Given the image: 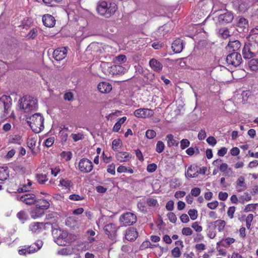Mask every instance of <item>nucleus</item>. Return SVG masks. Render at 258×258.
Here are the masks:
<instances>
[{
	"label": "nucleus",
	"mask_w": 258,
	"mask_h": 258,
	"mask_svg": "<svg viewBox=\"0 0 258 258\" xmlns=\"http://www.w3.org/2000/svg\"><path fill=\"white\" fill-rule=\"evenodd\" d=\"M26 120L30 127L35 133H39L43 130L44 118L40 113H35L29 117H27Z\"/></svg>",
	"instance_id": "obj_1"
},
{
	"label": "nucleus",
	"mask_w": 258,
	"mask_h": 258,
	"mask_svg": "<svg viewBox=\"0 0 258 258\" xmlns=\"http://www.w3.org/2000/svg\"><path fill=\"white\" fill-rule=\"evenodd\" d=\"M20 108L25 112L35 111L37 108V100L34 97L26 96L19 100Z\"/></svg>",
	"instance_id": "obj_2"
},
{
	"label": "nucleus",
	"mask_w": 258,
	"mask_h": 258,
	"mask_svg": "<svg viewBox=\"0 0 258 258\" xmlns=\"http://www.w3.org/2000/svg\"><path fill=\"white\" fill-rule=\"evenodd\" d=\"M52 234L55 239V242L60 246L67 245L73 241L71 235H69L64 230L55 229L53 230Z\"/></svg>",
	"instance_id": "obj_3"
},
{
	"label": "nucleus",
	"mask_w": 258,
	"mask_h": 258,
	"mask_svg": "<svg viewBox=\"0 0 258 258\" xmlns=\"http://www.w3.org/2000/svg\"><path fill=\"white\" fill-rule=\"evenodd\" d=\"M103 72L106 75H114L123 72V68L120 65H112L111 63L102 62L100 64Z\"/></svg>",
	"instance_id": "obj_4"
},
{
	"label": "nucleus",
	"mask_w": 258,
	"mask_h": 258,
	"mask_svg": "<svg viewBox=\"0 0 258 258\" xmlns=\"http://www.w3.org/2000/svg\"><path fill=\"white\" fill-rule=\"evenodd\" d=\"M119 220L123 226L133 225L137 221L136 216L131 212H127L121 215Z\"/></svg>",
	"instance_id": "obj_5"
},
{
	"label": "nucleus",
	"mask_w": 258,
	"mask_h": 258,
	"mask_svg": "<svg viewBox=\"0 0 258 258\" xmlns=\"http://www.w3.org/2000/svg\"><path fill=\"white\" fill-rule=\"evenodd\" d=\"M241 54L237 52H233L227 56L226 61L229 65L237 67L242 62Z\"/></svg>",
	"instance_id": "obj_6"
},
{
	"label": "nucleus",
	"mask_w": 258,
	"mask_h": 258,
	"mask_svg": "<svg viewBox=\"0 0 258 258\" xmlns=\"http://www.w3.org/2000/svg\"><path fill=\"white\" fill-rule=\"evenodd\" d=\"M79 169L83 173L90 172L93 169L92 162L87 158H83L79 161Z\"/></svg>",
	"instance_id": "obj_7"
},
{
	"label": "nucleus",
	"mask_w": 258,
	"mask_h": 258,
	"mask_svg": "<svg viewBox=\"0 0 258 258\" xmlns=\"http://www.w3.org/2000/svg\"><path fill=\"white\" fill-rule=\"evenodd\" d=\"M134 115L138 118H148L153 116V110L148 108H139L134 111Z\"/></svg>",
	"instance_id": "obj_8"
},
{
	"label": "nucleus",
	"mask_w": 258,
	"mask_h": 258,
	"mask_svg": "<svg viewBox=\"0 0 258 258\" xmlns=\"http://www.w3.org/2000/svg\"><path fill=\"white\" fill-rule=\"evenodd\" d=\"M254 46L250 43H246L242 50L243 57L245 59H250L255 56Z\"/></svg>",
	"instance_id": "obj_9"
},
{
	"label": "nucleus",
	"mask_w": 258,
	"mask_h": 258,
	"mask_svg": "<svg viewBox=\"0 0 258 258\" xmlns=\"http://www.w3.org/2000/svg\"><path fill=\"white\" fill-rule=\"evenodd\" d=\"M67 54L66 47H62L55 49L53 51V58L57 61H60L64 59Z\"/></svg>",
	"instance_id": "obj_10"
},
{
	"label": "nucleus",
	"mask_w": 258,
	"mask_h": 258,
	"mask_svg": "<svg viewBox=\"0 0 258 258\" xmlns=\"http://www.w3.org/2000/svg\"><path fill=\"white\" fill-rule=\"evenodd\" d=\"M17 199L27 205H32L36 202V198L33 194H25L21 197L17 196Z\"/></svg>",
	"instance_id": "obj_11"
},
{
	"label": "nucleus",
	"mask_w": 258,
	"mask_h": 258,
	"mask_svg": "<svg viewBox=\"0 0 258 258\" xmlns=\"http://www.w3.org/2000/svg\"><path fill=\"white\" fill-rule=\"evenodd\" d=\"M12 99L10 96L3 95L0 98V104H3L4 106L5 112L6 114L9 113V109L12 104Z\"/></svg>",
	"instance_id": "obj_12"
},
{
	"label": "nucleus",
	"mask_w": 258,
	"mask_h": 258,
	"mask_svg": "<svg viewBox=\"0 0 258 258\" xmlns=\"http://www.w3.org/2000/svg\"><path fill=\"white\" fill-rule=\"evenodd\" d=\"M247 188L246 183L245 182V178L242 176H239L235 182V188L238 192H241L245 190Z\"/></svg>",
	"instance_id": "obj_13"
},
{
	"label": "nucleus",
	"mask_w": 258,
	"mask_h": 258,
	"mask_svg": "<svg viewBox=\"0 0 258 258\" xmlns=\"http://www.w3.org/2000/svg\"><path fill=\"white\" fill-rule=\"evenodd\" d=\"M98 90L102 93H108L112 90V85L108 82H100L97 86Z\"/></svg>",
	"instance_id": "obj_14"
},
{
	"label": "nucleus",
	"mask_w": 258,
	"mask_h": 258,
	"mask_svg": "<svg viewBox=\"0 0 258 258\" xmlns=\"http://www.w3.org/2000/svg\"><path fill=\"white\" fill-rule=\"evenodd\" d=\"M172 49L175 53L181 52L184 47L182 40L180 39L175 40L172 43Z\"/></svg>",
	"instance_id": "obj_15"
},
{
	"label": "nucleus",
	"mask_w": 258,
	"mask_h": 258,
	"mask_svg": "<svg viewBox=\"0 0 258 258\" xmlns=\"http://www.w3.org/2000/svg\"><path fill=\"white\" fill-rule=\"evenodd\" d=\"M221 159H217L214 160L213 164L215 165H219V169L222 172L228 174V171L231 170V168L228 167V165L226 163H221Z\"/></svg>",
	"instance_id": "obj_16"
},
{
	"label": "nucleus",
	"mask_w": 258,
	"mask_h": 258,
	"mask_svg": "<svg viewBox=\"0 0 258 258\" xmlns=\"http://www.w3.org/2000/svg\"><path fill=\"white\" fill-rule=\"evenodd\" d=\"M125 238L128 241H134L138 236V232L134 228H128L125 233Z\"/></svg>",
	"instance_id": "obj_17"
},
{
	"label": "nucleus",
	"mask_w": 258,
	"mask_h": 258,
	"mask_svg": "<svg viewBox=\"0 0 258 258\" xmlns=\"http://www.w3.org/2000/svg\"><path fill=\"white\" fill-rule=\"evenodd\" d=\"M149 65L151 68L156 72H161L163 68L162 64L155 58H152L149 61Z\"/></svg>",
	"instance_id": "obj_18"
},
{
	"label": "nucleus",
	"mask_w": 258,
	"mask_h": 258,
	"mask_svg": "<svg viewBox=\"0 0 258 258\" xmlns=\"http://www.w3.org/2000/svg\"><path fill=\"white\" fill-rule=\"evenodd\" d=\"M131 157V155L126 152H119L116 154V159L120 162H127Z\"/></svg>",
	"instance_id": "obj_19"
},
{
	"label": "nucleus",
	"mask_w": 258,
	"mask_h": 258,
	"mask_svg": "<svg viewBox=\"0 0 258 258\" xmlns=\"http://www.w3.org/2000/svg\"><path fill=\"white\" fill-rule=\"evenodd\" d=\"M104 230L106 234H107L109 237L112 238L115 235L117 228L114 224L111 223L106 225L104 227Z\"/></svg>",
	"instance_id": "obj_20"
},
{
	"label": "nucleus",
	"mask_w": 258,
	"mask_h": 258,
	"mask_svg": "<svg viewBox=\"0 0 258 258\" xmlns=\"http://www.w3.org/2000/svg\"><path fill=\"white\" fill-rule=\"evenodd\" d=\"M185 175L186 177L188 178H194L198 176V167L196 165H191L188 167L185 173Z\"/></svg>",
	"instance_id": "obj_21"
},
{
	"label": "nucleus",
	"mask_w": 258,
	"mask_h": 258,
	"mask_svg": "<svg viewBox=\"0 0 258 258\" xmlns=\"http://www.w3.org/2000/svg\"><path fill=\"white\" fill-rule=\"evenodd\" d=\"M107 4L105 1H100L98 3L96 10L99 14L104 15L106 14Z\"/></svg>",
	"instance_id": "obj_22"
},
{
	"label": "nucleus",
	"mask_w": 258,
	"mask_h": 258,
	"mask_svg": "<svg viewBox=\"0 0 258 258\" xmlns=\"http://www.w3.org/2000/svg\"><path fill=\"white\" fill-rule=\"evenodd\" d=\"M37 140L38 136L36 133L35 134L29 136L27 142V144L29 148L33 150L36 146V143L37 141Z\"/></svg>",
	"instance_id": "obj_23"
},
{
	"label": "nucleus",
	"mask_w": 258,
	"mask_h": 258,
	"mask_svg": "<svg viewBox=\"0 0 258 258\" xmlns=\"http://www.w3.org/2000/svg\"><path fill=\"white\" fill-rule=\"evenodd\" d=\"M233 17H215L213 20L216 22L217 26L225 25L232 21Z\"/></svg>",
	"instance_id": "obj_24"
},
{
	"label": "nucleus",
	"mask_w": 258,
	"mask_h": 258,
	"mask_svg": "<svg viewBox=\"0 0 258 258\" xmlns=\"http://www.w3.org/2000/svg\"><path fill=\"white\" fill-rule=\"evenodd\" d=\"M235 3L237 4V9L240 12H244L248 6L247 0H238Z\"/></svg>",
	"instance_id": "obj_25"
},
{
	"label": "nucleus",
	"mask_w": 258,
	"mask_h": 258,
	"mask_svg": "<svg viewBox=\"0 0 258 258\" xmlns=\"http://www.w3.org/2000/svg\"><path fill=\"white\" fill-rule=\"evenodd\" d=\"M43 223L41 222H33L29 226V229L32 232L38 233L43 227Z\"/></svg>",
	"instance_id": "obj_26"
},
{
	"label": "nucleus",
	"mask_w": 258,
	"mask_h": 258,
	"mask_svg": "<svg viewBox=\"0 0 258 258\" xmlns=\"http://www.w3.org/2000/svg\"><path fill=\"white\" fill-rule=\"evenodd\" d=\"M10 171L7 166L0 167V180L4 181L9 177Z\"/></svg>",
	"instance_id": "obj_27"
},
{
	"label": "nucleus",
	"mask_w": 258,
	"mask_h": 258,
	"mask_svg": "<svg viewBox=\"0 0 258 258\" xmlns=\"http://www.w3.org/2000/svg\"><path fill=\"white\" fill-rule=\"evenodd\" d=\"M43 214L44 210L37 207H36L35 209L32 210L30 213L31 217L33 219H37L40 218L42 217Z\"/></svg>",
	"instance_id": "obj_28"
},
{
	"label": "nucleus",
	"mask_w": 258,
	"mask_h": 258,
	"mask_svg": "<svg viewBox=\"0 0 258 258\" xmlns=\"http://www.w3.org/2000/svg\"><path fill=\"white\" fill-rule=\"evenodd\" d=\"M241 46L240 42L237 40H230L227 46V49H232L233 51H236L240 48Z\"/></svg>",
	"instance_id": "obj_29"
},
{
	"label": "nucleus",
	"mask_w": 258,
	"mask_h": 258,
	"mask_svg": "<svg viewBox=\"0 0 258 258\" xmlns=\"http://www.w3.org/2000/svg\"><path fill=\"white\" fill-rule=\"evenodd\" d=\"M54 17H42L43 24L47 27H52L55 24Z\"/></svg>",
	"instance_id": "obj_30"
},
{
	"label": "nucleus",
	"mask_w": 258,
	"mask_h": 258,
	"mask_svg": "<svg viewBox=\"0 0 258 258\" xmlns=\"http://www.w3.org/2000/svg\"><path fill=\"white\" fill-rule=\"evenodd\" d=\"M248 69L253 72L258 71V59H251L248 63Z\"/></svg>",
	"instance_id": "obj_31"
},
{
	"label": "nucleus",
	"mask_w": 258,
	"mask_h": 258,
	"mask_svg": "<svg viewBox=\"0 0 258 258\" xmlns=\"http://www.w3.org/2000/svg\"><path fill=\"white\" fill-rule=\"evenodd\" d=\"M22 142V137L19 135H13L10 136L9 143L20 145Z\"/></svg>",
	"instance_id": "obj_32"
},
{
	"label": "nucleus",
	"mask_w": 258,
	"mask_h": 258,
	"mask_svg": "<svg viewBox=\"0 0 258 258\" xmlns=\"http://www.w3.org/2000/svg\"><path fill=\"white\" fill-rule=\"evenodd\" d=\"M50 204L49 202L45 200H39L37 201L36 207L41 208L42 210L47 209L49 207Z\"/></svg>",
	"instance_id": "obj_33"
},
{
	"label": "nucleus",
	"mask_w": 258,
	"mask_h": 258,
	"mask_svg": "<svg viewBox=\"0 0 258 258\" xmlns=\"http://www.w3.org/2000/svg\"><path fill=\"white\" fill-rule=\"evenodd\" d=\"M226 226V222L222 220H218L214 222V226L217 228L219 232H222L224 230Z\"/></svg>",
	"instance_id": "obj_34"
},
{
	"label": "nucleus",
	"mask_w": 258,
	"mask_h": 258,
	"mask_svg": "<svg viewBox=\"0 0 258 258\" xmlns=\"http://www.w3.org/2000/svg\"><path fill=\"white\" fill-rule=\"evenodd\" d=\"M166 140L169 147L177 146L178 145V142L174 139L173 136L171 134L168 135L166 136Z\"/></svg>",
	"instance_id": "obj_35"
},
{
	"label": "nucleus",
	"mask_w": 258,
	"mask_h": 258,
	"mask_svg": "<svg viewBox=\"0 0 258 258\" xmlns=\"http://www.w3.org/2000/svg\"><path fill=\"white\" fill-rule=\"evenodd\" d=\"M32 185V182L29 179L27 180V183H25L23 184V186L18 188L17 189L18 192H25L29 190L31 187V186Z\"/></svg>",
	"instance_id": "obj_36"
},
{
	"label": "nucleus",
	"mask_w": 258,
	"mask_h": 258,
	"mask_svg": "<svg viewBox=\"0 0 258 258\" xmlns=\"http://www.w3.org/2000/svg\"><path fill=\"white\" fill-rule=\"evenodd\" d=\"M117 10V6L114 3H110L109 6H107L106 14H109L110 15H113L116 10Z\"/></svg>",
	"instance_id": "obj_37"
},
{
	"label": "nucleus",
	"mask_w": 258,
	"mask_h": 258,
	"mask_svg": "<svg viewBox=\"0 0 258 258\" xmlns=\"http://www.w3.org/2000/svg\"><path fill=\"white\" fill-rule=\"evenodd\" d=\"M122 146V142L119 139H115L112 142V148L114 151H118Z\"/></svg>",
	"instance_id": "obj_38"
},
{
	"label": "nucleus",
	"mask_w": 258,
	"mask_h": 258,
	"mask_svg": "<svg viewBox=\"0 0 258 258\" xmlns=\"http://www.w3.org/2000/svg\"><path fill=\"white\" fill-rule=\"evenodd\" d=\"M251 199V196L247 192H244L242 196L239 198V202L243 204L245 202L250 201Z\"/></svg>",
	"instance_id": "obj_39"
},
{
	"label": "nucleus",
	"mask_w": 258,
	"mask_h": 258,
	"mask_svg": "<svg viewBox=\"0 0 258 258\" xmlns=\"http://www.w3.org/2000/svg\"><path fill=\"white\" fill-rule=\"evenodd\" d=\"M237 25L240 28H245L248 25V21L244 17H238Z\"/></svg>",
	"instance_id": "obj_40"
},
{
	"label": "nucleus",
	"mask_w": 258,
	"mask_h": 258,
	"mask_svg": "<svg viewBox=\"0 0 258 258\" xmlns=\"http://www.w3.org/2000/svg\"><path fill=\"white\" fill-rule=\"evenodd\" d=\"M222 242V245L224 247H228L230 244L235 242V239L233 238L228 237L221 240Z\"/></svg>",
	"instance_id": "obj_41"
},
{
	"label": "nucleus",
	"mask_w": 258,
	"mask_h": 258,
	"mask_svg": "<svg viewBox=\"0 0 258 258\" xmlns=\"http://www.w3.org/2000/svg\"><path fill=\"white\" fill-rule=\"evenodd\" d=\"M58 185L63 186L66 188H69L72 185V182L70 180L61 179Z\"/></svg>",
	"instance_id": "obj_42"
},
{
	"label": "nucleus",
	"mask_w": 258,
	"mask_h": 258,
	"mask_svg": "<svg viewBox=\"0 0 258 258\" xmlns=\"http://www.w3.org/2000/svg\"><path fill=\"white\" fill-rule=\"evenodd\" d=\"M115 165L114 163H111L107 167V172L112 175H115Z\"/></svg>",
	"instance_id": "obj_43"
},
{
	"label": "nucleus",
	"mask_w": 258,
	"mask_h": 258,
	"mask_svg": "<svg viewBox=\"0 0 258 258\" xmlns=\"http://www.w3.org/2000/svg\"><path fill=\"white\" fill-rule=\"evenodd\" d=\"M37 181L41 184L44 183L47 180V176L45 174H37L36 176Z\"/></svg>",
	"instance_id": "obj_44"
},
{
	"label": "nucleus",
	"mask_w": 258,
	"mask_h": 258,
	"mask_svg": "<svg viewBox=\"0 0 258 258\" xmlns=\"http://www.w3.org/2000/svg\"><path fill=\"white\" fill-rule=\"evenodd\" d=\"M165 148L164 144L162 141H158L156 144V151L160 153L163 151Z\"/></svg>",
	"instance_id": "obj_45"
},
{
	"label": "nucleus",
	"mask_w": 258,
	"mask_h": 258,
	"mask_svg": "<svg viewBox=\"0 0 258 258\" xmlns=\"http://www.w3.org/2000/svg\"><path fill=\"white\" fill-rule=\"evenodd\" d=\"M253 215L252 214H248L247 215V216L246 217V220H245L246 226L248 229L250 228L251 222L253 220Z\"/></svg>",
	"instance_id": "obj_46"
},
{
	"label": "nucleus",
	"mask_w": 258,
	"mask_h": 258,
	"mask_svg": "<svg viewBox=\"0 0 258 258\" xmlns=\"http://www.w3.org/2000/svg\"><path fill=\"white\" fill-rule=\"evenodd\" d=\"M17 217L20 220L24 223L25 221L27 219V215L24 211H21L17 214Z\"/></svg>",
	"instance_id": "obj_47"
},
{
	"label": "nucleus",
	"mask_w": 258,
	"mask_h": 258,
	"mask_svg": "<svg viewBox=\"0 0 258 258\" xmlns=\"http://www.w3.org/2000/svg\"><path fill=\"white\" fill-rule=\"evenodd\" d=\"M171 254L174 257H179L181 254V251L178 247L174 248L171 250Z\"/></svg>",
	"instance_id": "obj_48"
},
{
	"label": "nucleus",
	"mask_w": 258,
	"mask_h": 258,
	"mask_svg": "<svg viewBox=\"0 0 258 258\" xmlns=\"http://www.w3.org/2000/svg\"><path fill=\"white\" fill-rule=\"evenodd\" d=\"M188 214L192 220H196L198 217V211L195 209L189 210Z\"/></svg>",
	"instance_id": "obj_49"
},
{
	"label": "nucleus",
	"mask_w": 258,
	"mask_h": 258,
	"mask_svg": "<svg viewBox=\"0 0 258 258\" xmlns=\"http://www.w3.org/2000/svg\"><path fill=\"white\" fill-rule=\"evenodd\" d=\"M181 233L183 235L190 236L192 234L193 231L189 227H184L182 228Z\"/></svg>",
	"instance_id": "obj_50"
},
{
	"label": "nucleus",
	"mask_w": 258,
	"mask_h": 258,
	"mask_svg": "<svg viewBox=\"0 0 258 258\" xmlns=\"http://www.w3.org/2000/svg\"><path fill=\"white\" fill-rule=\"evenodd\" d=\"M156 135V132L152 130H148L146 132V136L148 139H152L155 137Z\"/></svg>",
	"instance_id": "obj_51"
},
{
	"label": "nucleus",
	"mask_w": 258,
	"mask_h": 258,
	"mask_svg": "<svg viewBox=\"0 0 258 258\" xmlns=\"http://www.w3.org/2000/svg\"><path fill=\"white\" fill-rule=\"evenodd\" d=\"M235 210L236 208L234 206H231L228 208L227 211V215L230 219L233 218Z\"/></svg>",
	"instance_id": "obj_52"
},
{
	"label": "nucleus",
	"mask_w": 258,
	"mask_h": 258,
	"mask_svg": "<svg viewBox=\"0 0 258 258\" xmlns=\"http://www.w3.org/2000/svg\"><path fill=\"white\" fill-rule=\"evenodd\" d=\"M61 157L66 161H69L72 158V153L70 152H63L61 154Z\"/></svg>",
	"instance_id": "obj_53"
},
{
	"label": "nucleus",
	"mask_w": 258,
	"mask_h": 258,
	"mask_svg": "<svg viewBox=\"0 0 258 258\" xmlns=\"http://www.w3.org/2000/svg\"><path fill=\"white\" fill-rule=\"evenodd\" d=\"M191 227L197 232H201L203 230V228L197 222H194L191 225Z\"/></svg>",
	"instance_id": "obj_54"
},
{
	"label": "nucleus",
	"mask_w": 258,
	"mask_h": 258,
	"mask_svg": "<svg viewBox=\"0 0 258 258\" xmlns=\"http://www.w3.org/2000/svg\"><path fill=\"white\" fill-rule=\"evenodd\" d=\"M190 142L187 139H183L180 142V148L183 150L189 146Z\"/></svg>",
	"instance_id": "obj_55"
},
{
	"label": "nucleus",
	"mask_w": 258,
	"mask_h": 258,
	"mask_svg": "<svg viewBox=\"0 0 258 258\" xmlns=\"http://www.w3.org/2000/svg\"><path fill=\"white\" fill-rule=\"evenodd\" d=\"M157 165L155 163L150 164L147 166V170L148 172L152 173L157 169Z\"/></svg>",
	"instance_id": "obj_56"
},
{
	"label": "nucleus",
	"mask_w": 258,
	"mask_h": 258,
	"mask_svg": "<svg viewBox=\"0 0 258 258\" xmlns=\"http://www.w3.org/2000/svg\"><path fill=\"white\" fill-rule=\"evenodd\" d=\"M220 33L224 39L227 38L230 36L229 31L228 29H223L220 30Z\"/></svg>",
	"instance_id": "obj_57"
},
{
	"label": "nucleus",
	"mask_w": 258,
	"mask_h": 258,
	"mask_svg": "<svg viewBox=\"0 0 258 258\" xmlns=\"http://www.w3.org/2000/svg\"><path fill=\"white\" fill-rule=\"evenodd\" d=\"M167 217H168L169 220L171 222H172L173 223H174L176 222L177 218L174 213L170 212L167 214Z\"/></svg>",
	"instance_id": "obj_58"
},
{
	"label": "nucleus",
	"mask_w": 258,
	"mask_h": 258,
	"mask_svg": "<svg viewBox=\"0 0 258 258\" xmlns=\"http://www.w3.org/2000/svg\"><path fill=\"white\" fill-rule=\"evenodd\" d=\"M63 98L65 100L69 101H73L74 99V95L72 92H67L64 94Z\"/></svg>",
	"instance_id": "obj_59"
},
{
	"label": "nucleus",
	"mask_w": 258,
	"mask_h": 258,
	"mask_svg": "<svg viewBox=\"0 0 258 258\" xmlns=\"http://www.w3.org/2000/svg\"><path fill=\"white\" fill-rule=\"evenodd\" d=\"M54 141V137L49 138L45 140V141L44 142L45 145L47 147H51L53 145Z\"/></svg>",
	"instance_id": "obj_60"
},
{
	"label": "nucleus",
	"mask_w": 258,
	"mask_h": 258,
	"mask_svg": "<svg viewBox=\"0 0 258 258\" xmlns=\"http://www.w3.org/2000/svg\"><path fill=\"white\" fill-rule=\"evenodd\" d=\"M201 193V189L198 187H195L191 190L190 194L192 196L198 197Z\"/></svg>",
	"instance_id": "obj_61"
},
{
	"label": "nucleus",
	"mask_w": 258,
	"mask_h": 258,
	"mask_svg": "<svg viewBox=\"0 0 258 258\" xmlns=\"http://www.w3.org/2000/svg\"><path fill=\"white\" fill-rule=\"evenodd\" d=\"M256 205L255 204H248L245 206L244 211L245 212L253 211L256 209Z\"/></svg>",
	"instance_id": "obj_62"
},
{
	"label": "nucleus",
	"mask_w": 258,
	"mask_h": 258,
	"mask_svg": "<svg viewBox=\"0 0 258 258\" xmlns=\"http://www.w3.org/2000/svg\"><path fill=\"white\" fill-rule=\"evenodd\" d=\"M207 142L210 145L214 146L216 143L217 141L216 139L213 137H209L207 139Z\"/></svg>",
	"instance_id": "obj_63"
},
{
	"label": "nucleus",
	"mask_w": 258,
	"mask_h": 258,
	"mask_svg": "<svg viewBox=\"0 0 258 258\" xmlns=\"http://www.w3.org/2000/svg\"><path fill=\"white\" fill-rule=\"evenodd\" d=\"M228 195L226 192H220L218 194L219 200L224 201L228 198Z\"/></svg>",
	"instance_id": "obj_64"
}]
</instances>
